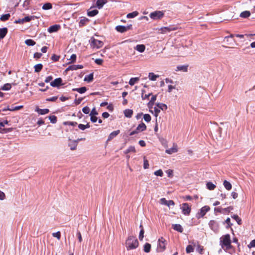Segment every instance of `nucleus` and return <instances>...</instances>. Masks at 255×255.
<instances>
[{
    "mask_svg": "<svg viewBox=\"0 0 255 255\" xmlns=\"http://www.w3.org/2000/svg\"><path fill=\"white\" fill-rule=\"evenodd\" d=\"M231 243L232 241L229 234L223 235L220 238V245L224 251H227L233 248Z\"/></svg>",
    "mask_w": 255,
    "mask_h": 255,
    "instance_id": "nucleus-1",
    "label": "nucleus"
},
{
    "mask_svg": "<svg viewBox=\"0 0 255 255\" xmlns=\"http://www.w3.org/2000/svg\"><path fill=\"white\" fill-rule=\"evenodd\" d=\"M138 245L137 239L133 236H128L126 241V247L128 250L135 249L138 247Z\"/></svg>",
    "mask_w": 255,
    "mask_h": 255,
    "instance_id": "nucleus-2",
    "label": "nucleus"
},
{
    "mask_svg": "<svg viewBox=\"0 0 255 255\" xmlns=\"http://www.w3.org/2000/svg\"><path fill=\"white\" fill-rule=\"evenodd\" d=\"M90 43V46L92 48L99 49L104 45V42L102 41L96 39L93 37L91 38Z\"/></svg>",
    "mask_w": 255,
    "mask_h": 255,
    "instance_id": "nucleus-3",
    "label": "nucleus"
},
{
    "mask_svg": "<svg viewBox=\"0 0 255 255\" xmlns=\"http://www.w3.org/2000/svg\"><path fill=\"white\" fill-rule=\"evenodd\" d=\"M166 240L163 237H161L158 239V244L157 247V249L159 252H162L166 249Z\"/></svg>",
    "mask_w": 255,
    "mask_h": 255,
    "instance_id": "nucleus-4",
    "label": "nucleus"
},
{
    "mask_svg": "<svg viewBox=\"0 0 255 255\" xmlns=\"http://www.w3.org/2000/svg\"><path fill=\"white\" fill-rule=\"evenodd\" d=\"M181 209L182 210V213L184 215L188 216L190 215L191 209V207L187 203H183L181 205Z\"/></svg>",
    "mask_w": 255,
    "mask_h": 255,
    "instance_id": "nucleus-5",
    "label": "nucleus"
},
{
    "mask_svg": "<svg viewBox=\"0 0 255 255\" xmlns=\"http://www.w3.org/2000/svg\"><path fill=\"white\" fill-rule=\"evenodd\" d=\"M210 210V208L208 206L203 207L197 214V218L198 219L203 218Z\"/></svg>",
    "mask_w": 255,
    "mask_h": 255,
    "instance_id": "nucleus-6",
    "label": "nucleus"
},
{
    "mask_svg": "<svg viewBox=\"0 0 255 255\" xmlns=\"http://www.w3.org/2000/svg\"><path fill=\"white\" fill-rule=\"evenodd\" d=\"M177 27L172 25L167 27H162L158 29V32L161 34H165L167 32H170L171 31L176 30Z\"/></svg>",
    "mask_w": 255,
    "mask_h": 255,
    "instance_id": "nucleus-7",
    "label": "nucleus"
},
{
    "mask_svg": "<svg viewBox=\"0 0 255 255\" xmlns=\"http://www.w3.org/2000/svg\"><path fill=\"white\" fill-rule=\"evenodd\" d=\"M132 24H129L127 26L118 25L116 27V30L120 33H124L128 30L132 29Z\"/></svg>",
    "mask_w": 255,
    "mask_h": 255,
    "instance_id": "nucleus-8",
    "label": "nucleus"
},
{
    "mask_svg": "<svg viewBox=\"0 0 255 255\" xmlns=\"http://www.w3.org/2000/svg\"><path fill=\"white\" fill-rule=\"evenodd\" d=\"M149 16L153 19H159L163 17L164 13L161 11H155L150 13Z\"/></svg>",
    "mask_w": 255,
    "mask_h": 255,
    "instance_id": "nucleus-9",
    "label": "nucleus"
},
{
    "mask_svg": "<svg viewBox=\"0 0 255 255\" xmlns=\"http://www.w3.org/2000/svg\"><path fill=\"white\" fill-rule=\"evenodd\" d=\"M63 85L64 84L62 83V79L61 78H56L54 81L50 82V85L53 87H58Z\"/></svg>",
    "mask_w": 255,
    "mask_h": 255,
    "instance_id": "nucleus-10",
    "label": "nucleus"
},
{
    "mask_svg": "<svg viewBox=\"0 0 255 255\" xmlns=\"http://www.w3.org/2000/svg\"><path fill=\"white\" fill-rule=\"evenodd\" d=\"M177 151H178V146H177V145L175 143H173V145L172 148L167 149L165 150V152L169 154H171L173 153H176Z\"/></svg>",
    "mask_w": 255,
    "mask_h": 255,
    "instance_id": "nucleus-11",
    "label": "nucleus"
},
{
    "mask_svg": "<svg viewBox=\"0 0 255 255\" xmlns=\"http://www.w3.org/2000/svg\"><path fill=\"white\" fill-rule=\"evenodd\" d=\"M60 28V25L55 24V25H53L50 26L48 28V31L49 33H53V32H57V31H58L59 30Z\"/></svg>",
    "mask_w": 255,
    "mask_h": 255,
    "instance_id": "nucleus-12",
    "label": "nucleus"
},
{
    "mask_svg": "<svg viewBox=\"0 0 255 255\" xmlns=\"http://www.w3.org/2000/svg\"><path fill=\"white\" fill-rule=\"evenodd\" d=\"M83 68V65H72L68 66L66 69V71H70V70H77L79 69H82Z\"/></svg>",
    "mask_w": 255,
    "mask_h": 255,
    "instance_id": "nucleus-13",
    "label": "nucleus"
},
{
    "mask_svg": "<svg viewBox=\"0 0 255 255\" xmlns=\"http://www.w3.org/2000/svg\"><path fill=\"white\" fill-rule=\"evenodd\" d=\"M35 111L40 115H45L48 114L49 112V110L48 109H41L38 107H36Z\"/></svg>",
    "mask_w": 255,
    "mask_h": 255,
    "instance_id": "nucleus-14",
    "label": "nucleus"
},
{
    "mask_svg": "<svg viewBox=\"0 0 255 255\" xmlns=\"http://www.w3.org/2000/svg\"><path fill=\"white\" fill-rule=\"evenodd\" d=\"M7 28L4 27L0 28V39H3L7 33Z\"/></svg>",
    "mask_w": 255,
    "mask_h": 255,
    "instance_id": "nucleus-15",
    "label": "nucleus"
},
{
    "mask_svg": "<svg viewBox=\"0 0 255 255\" xmlns=\"http://www.w3.org/2000/svg\"><path fill=\"white\" fill-rule=\"evenodd\" d=\"M173 229L178 231L180 233H182L183 231V229L182 227L180 224H174L172 225Z\"/></svg>",
    "mask_w": 255,
    "mask_h": 255,
    "instance_id": "nucleus-16",
    "label": "nucleus"
},
{
    "mask_svg": "<svg viewBox=\"0 0 255 255\" xmlns=\"http://www.w3.org/2000/svg\"><path fill=\"white\" fill-rule=\"evenodd\" d=\"M136 129L139 132L142 131L146 129V126L142 122L141 123L138 125V126L136 128Z\"/></svg>",
    "mask_w": 255,
    "mask_h": 255,
    "instance_id": "nucleus-17",
    "label": "nucleus"
},
{
    "mask_svg": "<svg viewBox=\"0 0 255 255\" xmlns=\"http://www.w3.org/2000/svg\"><path fill=\"white\" fill-rule=\"evenodd\" d=\"M120 130H117L113 131L112 132H111L110 134V135L108 137V140H110L112 139L113 138L116 137L120 133Z\"/></svg>",
    "mask_w": 255,
    "mask_h": 255,
    "instance_id": "nucleus-18",
    "label": "nucleus"
},
{
    "mask_svg": "<svg viewBox=\"0 0 255 255\" xmlns=\"http://www.w3.org/2000/svg\"><path fill=\"white\" fill-rule=\"evenodd\" d=\"M107 2V0H97L96 2L97 6L99 8H101L104 4Z\"/></svg>",
    "mask_w": 255,
    "mask_h": 255,
    "instance_id": "nucleus-19",
    "label": "nucleus"
},
{
    "mask_svg": "<svg viewBox=\"0 0 255 255\" xmlns=\"http://www.w3.org/2000/svg\"><path fill=\"white\" fill-rule=\"evenodd\" d=\"M72 91H77L80 94H83L87 91V88L86 87H82L79 88H74L72 89Z\"/></svg>",
    "mask_w": 255,
    "mask_h": 255,
    "instance_id": "nucleus-20",
    "label": "nucleus"
},
{
    "mask_svg": "<svg viewBox=\"0 0 255 255\" xmlns=\"http://www.w3.org/2000/svg\"><path fill=\"white\" fill-rule=\"evenodd\" d=\"M125 116L127 118H131L133 114V111L130 109H127L124 111Z\"/></svg>",
    "mask_w": 255,
    "mask_h": 255,
    "instance_id": "nucleus-21",
    "label": "nucleus"
},
{
    "mask_svg": "<svg viewBox=\"0 0 255 255\" xmlns=\"http://www.w3.org/2000/svg\"><path fill=\"white\" fill-rule=\"evenodd\" d=\"M145 49V46L143 44H138L136 45L135 49L140 52H143Z\"/></svg>",
    "mask_w": 255,
    "mask_h": 255,
    "instance_id": "nucleus-22",
    "label": "nucleus"
},
{
    "mask_svg": "<svg viewBox=\"0 0 255 255\" xmlns=\"http://www.w3.org/2000/svg\"><path fill=\"white\" fill-rule=\"evenodd\" d=\"M151 246L150 244L147 243H145L143 246L144 252L147 253L150 252L151 250Z\"/></svg>",
    "mask_w": 255,
    "mask_h": 255,
    "instance_id": "nucleus-23",
    "label": "nucleus"
},
{
    "mask_svg": "<svg viewBox=\"0 0 255 255\" xmlns=\"http://www.w3.org/2000/svg\"><path fill=\"white\" fill-rule=\"evenodd\" d=\"M35 18H38L37 17L32 15V16H25L23 18H22V21L25 22H29L31 20L34 19Z\"/></svg>",
    "mask_w": 255,
    "mask_h": 255,
    "instance_id": "nucleus-24",
    "label": "nucleus"
},
{
    "mask_svg": "<svg viewBox=\"0 0 255 255\" xmlns=\"http://www.w3.org/2000/svg\"><path fill=\"white\" fill-rule=\"evenodd\" d=\"M223 185L225 187V188L227 190H230L232 189V184L229 182V181L227 180H224L223 182Z\"/></svg>",
    "mask_w": 255,
    "mask_h": 255,
    "instance_id": "nucleus-25",
    "label": "nucleus"
},
{
    "mask_svg": "<svg viewBox=\"0 0 255 255\" xmlns=\"http://www.w3.org/2000/svg\"><path fill=\"white\" fill-rule=\"evenodd\" d=\"M206 186L208 189L210 190H213L215 189L216 186L211 182H208L206 184Z\"/></svg>",
    "mask_w": 255,
    "mask_h": 255,
    "instance_id": "nucleus-26",
    "label": "nucleus"
},
{
    "mask_svg": "<svg viewBox=\"0 0 255 255\" xmlns=\"http://www.w3.org/2000/svg\"><path fill=\"white\" fill-rule=\"evenodd\" d=\"M10 17V14L9 13H6L5 14H2L1 15L0 17V20L2 21H5L9 19Z\"/></svg>",
    "mask_w": 255,
    "mask_h": 255,
    "instance_id": "nucleus-27",
    "label": "nucleus"
},
{
    "mask_svg": "<svg viewBox=\"0 0 255 255\" xmlns=\"http://www.w3.org/2000/svg\"><path fill=\"white\" fill-rule=\"evenodd\" d=\"M94 79V75L93 73L90 74L88 75L85 76L84 78V81H87L88 82H90L93 81Z\"/></svg>",
    "mask_w": 255,
    "mask_h": 255,
    "instance_id": "nucleus-28",
    "label": "nucleus"
},
{
    "mask_svg": "<svg viewBox=\"0 0 255 255\" xmlns=\"http://www.w3.org/2000/svg\"><path fill=\"white\" fill-rule=\"evenodd\" d=\"M98 10L97 9H94L91 11H89L87 12V14L89 16L93 17L95 16L98 13Z\"/></svg>",
    "mask_w": 255,
    "mask_h": 255,
    "instance_id": "nucleus-29",
    "label": "nucleus"
},
{
    "mask_svg": "<svg viewBox=\"0 0 255 255\" xmlns=\"http://www.w3.org/2000/svg\"><path fill=\"white\" fill-rule=\"evenodd\" d=\"M52 8V5L51 3L47 2L44 3L42 6V9L44 10H48Z\"/></svg>",
    "mask_w": 255,
    "mask_h": 255,
    "instance_id": "nucleus-30",
    "label": "nucleus"
},
{
    "mask_svg": "<svg viewBox=\"0 0 255 255\" xmlns=\"http://www.w3.org/2000/svg\"><path fill=\"white\" fill-rule=\"evenodd\" d=\"M34 71L35 72H39L43 68V65L42 64H38L34 66Z\"/></svg>",
    "mask_w": 255,
    "mask_h": 255,
    "instance_id": "nucleus-31",
    "label": "nucleus"
},
{
    "mask_svg": "<svg viewBox=\"0 0 255 255\" xmlns=\"http://www.w3.org/2000/svg\"><path fill=\"white\" fill-rule=\"evenodd\" d=\"M188 65H180L177 67V70L183 72H187Z\"/></svg>",
    "mask_w": 255,
    "mask_h": 255,
    "instance_id": "nucleus-32",
    "label": "nucleus"
},
{
    "mask_svg": "<svg viewBox=\"0 0 255 255\" xmlns=\"http://www.w3.org/2000/svg\"><path fill=\"white\" fill-rule=\"evenodd\" d=\"M136 152V150H135V147L134 146H129L127 149H126L125 151H124V153L125 154H128V153L129 152Z\"/></svg>",
    "mask_w": 255,
    "mask_h": 255,
    "instance_id": "nucleus-33",
    "label": "nucleus"
},
{
    "mask_svg": "<svg viewBox=\"0 0 255 255\" xmlns=\"http://www.w3.org/2000/svg\"><path fill=\"white\" fill-rule=\"evenodd\" d=\"M139 80L138 77L131 78L129 81V84L131 86H133L134 84L137 82Z\"/></svg>",
    "mask_w": 255,
    "mask_h": 255,
    "instance_id": "nucleus-34",
    "label": "nucleus"
},
{
    "mask_svg": "<svg viewBox=\"0 0 255 255\" xmlns=\"http://www.w3.org/2000/svg\"><path fill=\"white\" fill-rule=\"evenodd\" d=\"M251 15V13L249 11H244L241 13L240 16L243 18H247Z\"/></svg>",
    "mask_w": 255,
    "mask_h": 255,
    "instance_id": "nucleus-35",
    "label": "nucleus"
},
{
    "mask_svg": "<svg viewBox=\"0 0 255 255\" xmlns=\"http://www.w3.org/2000/svg\"><path fill=\"white\" fill-rule=\"evenodd\" d=\"M156 106L159 109L162 111L166 110L167 109V106L163 103H157L156 104Z\"/></svg>",
    "mask_w": 255,
    "mask_h": 255,
    "instance_id": "nucleus-36",
    "label": "nucleus"
},
{
    "mask_svg": "<svg viewBox=\"0 0 255 255\" xmlns=\"http://www.w3.org/2000/svg\"><path fill=\"white\" fill-rule=\"evenodd\" d=\"M138 14V12L136 11L129 13L127 14V17L128 18H131L136 16Z\"/></svg>",
    "mask_w": 255,
    "mask_h": 255,
    "instance_id": "nucleus-37",
    "label": "nucleus"
},
{
    "mask_svg": "<svg viewBox=\"0 0 255 255\" xmlns=\"http://www.w3.org/2000/svg\"><path fill=\"white\" fill-rule=\"evenodd\" d=\"M25 43L27 46H33L35 44V42L32 39H29L25 41Z\"/></svg>",
    "mask_w": 255,
    "mask_h": 255,
    "instance_id": "nucleus-38",
    "label": "nucleus"
},
{
    "mask_svg": "<svg viewBox=\"0 0 255 255\" xmlns=\"http://www.w3.org/2000/svg\"><path fill=\"white\" fill-rule=\"evenodd\" d=\"M149 79L151 81H155L158 77V75H155L153 73H149L148 75Z\"/></svg>",
    "mask_w": 255,
    "mask_h": 255,
    "instance_id": "nucleus-39",
    "label": "nucleus"
},
{
    "mask_svg": "<svg viewBox=\"0 0 255 255\" xmlns=\"http://www.w3.org/2000/svg\"><path fill=\"white\" fill-rule=\"evenodd\" d=\"M11 84H9V83H6V84H5L1 88V90H4V91H7V90H9L11 89Z\"/></svg>",
    "mask_w": 255,
    "mask_h": 255,
    "instance_id": "nucleus-40",
    "label": "nucleus"
},
{
    "mask_svg": "<svg viewBox=\"0 0 255 255\" xmlns=\"http://www.w3.org/2000/svg\"><path fill=\"white\" fill-rule=\"evenodd\" d=\"M186 252L189 254L194 252V248L192 246L189 245H188L186 248Z\"/></svg>",
    "mask_w": 255,
    "mask_h": 255,
    "instance_id": "nucleus-41",
    "label": "nucleus"
},
{
    "mask_svg": "<svg viewBox=\"0 0 255 255\" xmlns=\"http://www.w3.org/2000/svg\"><path fill=\"white\" fill-rule=\"evenodd\" d=\"M232 217L237 221L239 225H241L242 224V220L238 215H234Z\"/></svg>",
    "mask_w": 255,
    "mask_h": 255,
    "instance_id": "nucleus-42",
    "label": "nucleus"
},
{
    "mask_svg": "<svg viewBox=\"0 0 255 255\" xmlns=\"http://www.w3.org/2000/svg\"><path fill=\"white\" fill-rule=\"evenodd\" d=\"M197 251L200 254L202 255L203 254V251H204L203 246H202L198 244Z\"/></svg>",
    "mask_w": 255,
    "mask_h": 255,
    "instance_id": "nucleus-43",
    "label": "nucleus"
},
{
    "mask_svg": "<svg viewBox=\"0 0 255 255\" xmlns=\"http://www.w3.org/2000/svg\"><path fill=\"white\" fill-rule=\"evenodd\" d=\"M77 56L75 54H73L71 55L70 58L69 59L70 60L69 63H73L76 62Z\"/></svg>",
    "mask_w": 255,
    "mask_h": 255,
    "instance_id": "nucleus-44",
    "label": "nucleus"
},
{
    "mask_svg": "<svg viewBox=\"0 0 255 255\" xmlns=\"http://www.w3.org/2000/svg\"><path fill=\"white\" fill-rule=\"evenodd\" d=\"M143 168L144 169H147L149 168V164H148V161L147 159L145 158V157H144L143 158Z\"/></svg>",
    "mask_w": 255,
    "mask_h": 255,
    "instance_id": "nucleus-45",
    "label": "nucleus"
},
{
    "mask_svg": "<svg viewBox=\"0 0 255 255\" xmlns=\"http://www.w3.org/2000/svg\"><path fill=\"white\" fill-rule=\"evenodd\" d=\"M52 236L53 237L56 238L58 240H59L61 238V233L59 231H58L56 233H53Z\"/></svg>",
    "mask_w": 255,
    "mask_h": 255,
    "instance_id": "nucleus-46",
    "label": "nucleus"
},
{
    "mask_svg": "<svg viewBox=\"0 0 255 255\" xmlns=\"http://www.w3.org/2000/svg\"><path fill=\"white\" fill-rule=\"evenodd\" d=\"M145 92L144 90H142V95H141V98L143 100H145L146 99H148L149 97L150 96L151 94H145L144 95V93Z\"/></svg>",
    "mask_w": 255,
    "mask_h": 255,
    "instance_id": "nucleus-47",
    "label": "nucleus"
},
{
    "mask_svg": "<svg viewBox=\"0 0 255 255\" xmlns=\"http://www.w3.org/2000/svg\"><path fill=\"white\" fill-rule=\"evenodd\" d=\"M51 123L55 124L57 122V117L55 116H50L49 117Z\"/></svg>",
    "mask_w": 255,
    "mask_h": 255,
    "instance_id": "nucleus-48",
    "label": "nucleus"
},
{
    "mask_svg": "<svg viewBox=\"0 0 255 255\" xmlns=\"http://www.w3.org/2000/svg\"><path fill=\"white\" fill-rule=\"evenodd\" d=\"M89 21L88 19L87 18H84L80 20L79 22V24L80 26H83L86 24V22Z\"/></svg>",
    "mask_w": 255,
    "mask_h": 255,
    "instance_id": "nucleus-49",
    "label": "nucleus"
},
{
    "mask_svg": "<svg viewBox=\"0 0 255 255\" xmlns=\"http://www.w3.org/2000/svg\"><path fill=\"white\" fill-rule=\"evenodd\" d=\"M143 118L144 121L146 122H149L151 121V117L149 114L144 115Z\"/></svg>",
    "mask_w": 255,
    "mask_h": 255,
    "instance_id": "nucleus-50",
    "label": "nucleus"
},
{
    "mask_svg": "<svg viewBox=\"0 0 255 255\" xmlns=\"http://www.w3.org/2000/svg\"><path fill=\"white\" fill-rule=\"evenodd\" d=\"M144 233V229H141L140 231L139 237H138L140 241H142L143 240V238L144 237V235H143Z\"/></svg>",
    "mask_w": 255,
    "mask_h": 255,
    "instance_id": "nucleus-51",
    "label": "nucleus"
},
{
    "mask_svg": "<svg viewBox=\"0 0 255 255\" xmlns=\"http://www.w3.org/2000/svg\"><path fill=\"white\" fill-rule=\"evenodd\" d=\"M22 108H23L22 106H16V107H14L13 109H9V108H8L7 109V110H9L10 111H14L19 110L22 109Z\"/></svg>",
    "mask_w": 255,
    "mask_h": 255,
    "instance_id": "nucleus-52",
    "label": "nucleus"
},
{
    "mask_svg": "<svg viewBox=\"0 0 255 255\" xmlns=\"http://www.w3.org/2000/svg\"><path fill=\"white\" fill-rule=\"evenodd\" d=\"M154 174L156 176L162 177L163 175V173L161 169H159L154 172Z\"/></svg>",
    "mask_w": 255,
    "mask_h": 255,
    "instance_id": "nucleus-53",
    "label": "nucleus"
},
{
    "mask_svg": "<svg viewBox=\"0 0 255 255\" xmlns=\"http://www.w3.org/2000/svg\"><path fill=\"white\" fill-rule=\"evenodd\" d=\"M90 111V108L87 106L84 107L82 109L83 112L85 114H88Z\"/></svg>",
    "mask_w": 255,
    "mask_h": 255,
    "instance_id": "nucleus-54",
    "label": "nucleus"
},
{
    "mask_svg": "<svg viewBox=\"0 0 255 255\" xmlns=\"http://www.w3.org/2000/svg\"><path fill=\"white\" fill-rule=\"evenodd\" d=\"M60 58V56L56 55L55 54H53L51 56V59L54 61H58Z\"/></svg>",
    "mask_w": 255,
    "mask_h": 255,
    "instance_id": "nucleus-55",
    "label": "nucleus"
},
{
    "mask_svg": "<svg viewBox=\"0 0 255 255\" xmlns=\"http://www.w3.org/2000/svg\"><path fill=\"white\" fill-rule=\"evenodd\" d=\"M248 247L249 248H255V240H252L250 243L248 245Z\"/></svg>",
    "mask_w": 255,
    "mask_h": 255,
    "instance_id": "nucleus-56",
    "label": "nucleus"
},
{
    "mask_svg": "<svg viewBox=\"0 0 255 255\" xmlns=\"http://www.w3.org/2000/svg\"><path fill=\"white\" fill-rule=\"evenodd\" d=\"M57 99V96H54L51 98H47L46 100L49 102H55Z\"/></svg>",
    "mask_w": 255,
    "mask_h": 255,
    "instance_id": "nucleus-57",
    "label": "nucleus"
},
{
    "mask_svg": "<svg viewBox=\"0 0 255 255\" xmlns=\"http://www.w3.org/2000/svg\"><path fill=\"white\" fill-rule=\"evenodd\" d=\"M95 62L98 65H101L103 63V60L102 59H96L95 60Z\"/></svg>",
    "mask_w": 255,
    "mask_h": 255,
    "instance_id": "nucleus-58",
    "label": "nucleus"
},
{
    "mask_svg": "<svg viewBox=\"0 0 255 255\" xmlns=\"http://www.w3.org/2000/svg\"><path fill=\"white\" fill-rule=\"evenodd\" d=\"M98 114V112H97L95 108H94L91 112V113L90 114V116H96Z\"/></svg>",
    "mask_w": 255,
    "mask_h": 255,
    "instance_id": "nucleus-59",
    "label": "nucleus"
},
{
    "mask_svg": "<svg viewBox=\"0 0 255 255\" xmlns=\"http://www.w3.org/2000/svg\"><path fill=\"white\" fill-rule=\"evenodd\" d=\"M154 116L157 117L158 116V114L160 113V110L159 109V108L154 107Z\"/></svg>",
    "mask_w": 255,
    "mask_h": 255,
    "instance_id": "nucleus-60",
    "label": "nucleus"
},
{
    "mask_svg": "<svg viewBox=\"0 0 255 255\" xmlns=\"http://www.w3.org/2000/svg\"><path fill=\"white\" fill-rule=\"evenodd\" d=\"M42 56V54L39 52H36L34 54V58L36 59L40 58Z\"/></svg>",
    "mask_w": 255,
    "mask_h": 255,
    "instance_id": "nucleus-61",
    "label": "nucleus"
},
{
    "mask_svg": "<svg viewBox=\"0 0 255 255\" xmlns=\"http://www.w3.org/2000/svg\"><path fill=\"white\" fill-rule=\"evenodd\" d=\"M160 203L163 205H167V200H166L165 198H162L160 200Z\"/></svg>",
    "mask_w": 255,
    "mask_h": 255,
    "instance_id": "nucleus-62",
    "label": "nucleus"
},
{
    "mask_svg": "<svg viewBox=\"0 0 255 255\" xmlns=\"http://www.w3.org/2000/svg\"><path fill=\"white\" fill-rule=\"evenodd\" d=\"M53 79V77L52 76H48L45 79V83H49Z\"/></svg>",
    "mask_w": 255,
    "mask_h": 255,
    "instance_id": "nucleus-63",
    "label": "nucleus"
},
{
    "mask_svg": "<svg viewBox=\"0 0 255 255\" xmlns=\"http://www.w3.org/2000/svg\"><path fill=\"white\" fill-rule=\"evenodd\" d=\"M77 144L76 142L75 141L74 142L73 144L70 145V149L72 150H75L77 148Z\"/></svg>",
    "mask_w": 255,
    "mask_h": 255,
    "instance_id": "nucleus-64",
    "label": "nucleus"
}]
</instances>
